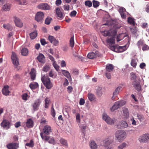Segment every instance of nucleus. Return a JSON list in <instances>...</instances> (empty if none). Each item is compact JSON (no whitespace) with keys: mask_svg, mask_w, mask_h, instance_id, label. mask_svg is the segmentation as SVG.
<instances>
[{"mask_svg":"<svg viewBox=\"0 0 149 149\" xmlns=\"http://www.w3.org/2000/svg\"><path fill=\"white\" fill-rule=\"evenodd\" d=\"M52 132L51 127L49 125H45L43 129V132H41L40 134L42 139L44 140L48 141L49 137L45 134L48 135Z\"/></svg>","mask_w":149,"mask_h":149,"instance_id":"nucleus-1","label":"nucleus"},{"mask_svg":"<svg viewBox=\"0 0 149 149\" xmlns=\"http://www.w3.org/2000/svg\"><path fill=\"white\" fill-rule=\"evenodd\" d=\"M115 136V140L118 142L121 143L125 139L126 133L123 130H119L116 132Z\"/></svg>","mask_w":149,"mask_h":149,"instance_id":"nucleus-2","label":"nucleus"},{"mask_svg":"<svg viewBox=\"0 0 149 149\" xmlns=\"http://www.w3.org/2000/svg\"><path fill=\"white\" fill-rule=\"evenodd\" d=\"M44 86L48 89H50L53 86V84L51 82L50 78L47 76H43L41 79Z\"/></svg>","mask_w":149,"mask_h":149,"instance_id":"nucleus-3","label":"nucleus"},{"mask_svg":"<svg viewBox=\"0 0 149 149\" xmlns=\"http://www.w3.org/2000/svg\"><path fill=\"white\" fill-rule=\"evenodd\" d=\"M126 44L123 46H118V45L110 46V49L115 52H122L126 50L127 49Z\"/></svg>","mask_w":149,"mask_h":149,"instance_id":"nucleus-4","label":"nucleus"},{"mask_svg":"<svg viewBox=\"0 0 149 149\" xmlns=\"http://www.w3.org/2000/svg\"><path fill=\"white\" fill-rule=\"evenodd\" d=\"M102 118L103 120L108 125H112L115 122V119L111 118L107 113H104L102 114Z\"/></svg>","mask_w":149,"mask_h":149,"instance_id":"nucleus-5","label":"nucleus"},{"mask_svg":"<svg viewBox=\"0 0 149 149\" xmlns=\"http://www.w3.org/2000/svg\"><path fill=\"white\" fill-rule=\"evenodd\" d=\"M123 38H124V40L123 41L125 44H128L129 43L130 41L129 36L126 34L125 33H121L119 34L117 38V41L119 42L122 40Z\"/></svg>","mask_w":149,"mask_h":149,"instance_id":"nucleus-6","label":"nucleus"},{"mask_svg":"<svg viewBox=\"0 0 149 149\" xmlns=\"http://www.w3.org/2000/svg\"><path fill=\"white\" fill-rule=\"evenodd\" d=\"M11 58L14 66L15 67H17L19 65V61L17 55L15 52H12Z\"/></svg>","mask_w":149,"mask_h":149,"instance_id":"nucleus-7","label":"nucleus"},{"mask_svg":"<svg viewBox=\"0 0 149 149\" xmlns=\"http://www.w3.org/2000/svg\"><path fill=\"white\" fill-rule=\"evenodd\" d=\"M113 141V138L111 135H109L103 141V146H110Z\"/></svg>","mask_w":149,"mask_h":149,"instance_id":"nucleus-8","label":"nucleus"},{"mask_svg":"<svg viewBox=\"0 0 149 149\" xmlns=\"http://www.w3.org/2000/svg\"><path fill=\"white\" fill-rule=\"evenodd\" d=\"M42 102V100L40 99H37L35 100L34 102L32 104V106L34 111L38 110L39 107Z\"/></svg>","mask_w":149,"mask_h":149,"instance_id":"nucleus-9","label":"nucleus"},{"mask_svg":"<svg viewBox=\"0 0 149 149\" xmlns=\"http://www.w3.org/2000/svg\"><path fill=\"white\" fill-rule=\"evenodd\" d=\"M38 8L40 9L45 10H49L50 9V6L47 3H41L38 6Z\"/></svg>","mask_w":149,"mask_h":149,"instance_id":"nucleus-10","label":"nucleus"},{"mask_svg":"<svg viewBox=\"0 0 149 149\" xmlns=\"http://www.w3.org/2000/svg\"><path fill=\"white\" fill-rule=\"evenodd\" d=\"M1 125L4 128L7 130L10 128V123L8 120L4 119L1 123Z\"/></svg>","mask_w":149,"mask_h":149,"instance_id":"nucleus-11","label":"nucleus"},{"mask_svg":"<svg viewBox=\"0 0 149 149\" xmlns=\"http://www.w3.org/2000/svg\"><path fill=\"white\" fill-rule=\"evenodd\" d=\"M119 12L120 14L121 17L123 19H125L128 13L126 11L125 8L123 7L120 8L119 9Z\"/></svg>","mask_w":149,"mask_h":149,"instance_id":"nucleus-12","label":"nucleus"},{"mask_svg":"<svg viewBox=\"0 0 149 149\" xmlns=\"http://www.w3.org/2000/svg\"><path fill=\"white\" fill-rule=\"evenodd\" d=\"M132 85L135 89L138 91H139L141 89V87L139 81L137 80L134 81L132 82Z\"/></svg>","mask_w":149,"mask_h":149,"instance_id":"nucleus-13","label":"nucleus"},{"mask_svg":"<svg viewBox=\"0 0 149 149\" xmlns=\"http://www.w3.org/2000/svg\"><path fill=\"white\" fill-rule=\"evenodd\" d=\"M149 139V134H145L140 136L139 140L141 142H145Z\"/></svg>","mask_w":149,"mask_h":149,"instance_id":"nucleus-14","label":"nucleus"},{"mask_svg":"<svg viewBox=\"0 0 149 149\" xmlns=\"http://www.w3.org/2000/svg\"><path fill=\"white\" fill-rule=\"evenodd\" d=\"M95 90L97 95L98 97L101 96L103 93L102 89L101 86H96L95 87Z\"/></svg>","mask_w":149,"mask_h":149,"instance_id":"nucleus-15","label":"nucleus"},{"mask_svg":"<svg viewBox=\"0 0 149 149\" xmlns=\"http://www.w3.org/2000/svg\"><path fill=\"white\" fill-rule=\"evenodd\" d=\"M44 17V13L42 12H38L36 15L35 19L38 22L41 21Z\"/></svg>","mask_w":149,"mask_h":149,"instance_id":"nucleus-16","label":"nucleus"},{"mask_svg":"<svg viewBox=\"0 0 149 149\" xmlns=\"http://www.w3.org/2000/svg\"><path fill=\"white\" fill-rule=\"evenodd\" d=\"M48 39L50 42L55 46H56L58 43V41L53 36H49Z\"/></svg>","mask_w":149,"mask_h":149,"instance_id":"nucleus-17","label":"nucleus"},{"mask_svg":"<svg viewBox=\"0 0 149 149\" xmlns=\"http://www.w3.org/2000/svg\"><path fill=\"white\" fill-rule=\"evenodd\" d=\"M8 88L9 86L8 85H6L4 86L2 90V93L4 95L6 96L9 95L10 91Z\"/></svg>","mask_w":149,"mask_h":149,"instance_id":"nucleus-18","label":"nucleus"},{"mask_svg":"<svg viewBox=\"0 0 149 149\" xmlns=\"http://www.w3.org/2000/svg\"><path fill=\"white\" fill-rule=\"evenodd\" d=\"M8 149H17L18 147V144L16 143H12L8 144L7 146Z\"/></svg>","mask_w":149,"mask_h":149,"instance_id":"nucleus-19","label":"nucleus"},{"mask_svg":"<svg viewBox=\"0 0 149 149\" xmlns=\"http://www.w3.org/2000/svg\"><path fill=\"white\" fill-rule=\"evenodd\" d=\"M14 21L17 26L19 27H21L22 26L23 24L19 18L15 17Z\"/></svg>","mask_w":149,"mask_h":149,"instance_id":"nucleus-20","label":"nucleus"},{"mask_svg":"<svg viewBox=\"0 0 149 149\" xmlns=\"http://www.w3.org/2000/svg\"><path fill=\"white\" fill-rule=\"evenodd\" d=\"M61 72L69 80H72L70 74L68 71L65 70H62Z\"/></svg>","mask_w":149,"mask_h":149,"instance_id":"nucleus-21","label":"nucleus"},{"mask_svg":"<svg viewBox=\"0 0 149 149\" xmlns=\"http://www.w3.org/2000/svg\"><path fill=\"white\" fill-rule=\"evenodd\" d=\"M89 146L91 149H97L98 148V145L95 142L92 140L89 143Z\"/></svg>","mask_w":149,"mask_h":149,"instance_id":"nucleus-22","label":"nucleus"},{"mask_svg":"<svg viewBox=\"0 0 149 149\" xmlns=\"http://www.w3.org/2000/svg\"><path fill=\"white\" fill-rule=\"evenodd\" d=\"M118 126L121 128H123L127 127L128 125L126 121L122 120L119 123Z\"/></svg>","mask_w":149,"mask_h":149,"instance_id":"nucleus-23","label":"nucleus"},{"mask_svg":"<svg viewBox=\"0 0 149 149\" xmlns=\"http://www.w3.org/2000/svg\"><path fill=\"white\" fill-rule=\"evenodd\" d=\"M37 58L39 62L42 63H44L45 58L44 55L42 54H39Z\"/></svg>","mask_w":149,"mask_h":149,"instance_id":"nucleus-24","label":"nucleus"},{"mask_svg":"<svg viewBox=\"0 0 149 149\" xmlns=\"http://www.w3.org/2000/svg\"><path fill=\"white\" fill-rule=\"evenodd\" d=\"M26 123V126L28 127H32L33 125V121L31 119H28Z\"/></svg>","mask_w":149,"mask_h":149,"instance_id":"nucleus-25","label":"nucleus"},{"mask_svg":"<svg viewBox=\"0 0 149 149\" xmlns=\"http://www.w3.org/2000/svg\"><path fill=\"white\" fill-rule=\"evenodd\" d=\"M36 71L34 68L31 69L30 74L31 80L33 81L35 79L36 77Z\"/></svg>","mask_w":149,"mask_h":149,"instance_id":"nucleus-26","label":"nucleus"},{"mask_svg":"<svg viewBox=\"0 0 149 149\" xmlns=\"http://www.w3.org/2000/svg\"><path fill=\"white\" fill-rule=\"evenodd\" d=\"M114 68L113 65L112 64H107L106 66V71L108 72H111L113 70Z\"/></svg>","mask_w":149,"mask_h":149,"instance_id":"nucleus-27","label":"nucleus"},{"mask_svg":"<svg viewBox=\"0 0 149 149\" xmlns=\"http://www.w3.org/2000/svg\"><path fill=\"white\" fill-rule=\"evenodd\" d=\"M29 86L31 89H33L37 88L38 87V84L37 82H33L30 84Z\"/></svg>","mask_w":149,"mask_h":149,"instance_id":"nucleus-28","label":"nucleus"},{"mask_svg":"<svg viewBox=\"0 0 149 149\" xmlns=\"http://www.w3.org/2000/svg\"><path fill=\"white\" fill-rule=\"evenodd\" d=\"M11 5L9 3L5 4L3 7V9L6 11H8L10 10L11 8Z\"/></svg>","mask_w":149,"mask_h":149,"instance_id":"nucleus-29","label":"nucleus"},{"mask_svg":"<svg viewBox=\"0 0 149 149\" xmlns=\"http://www.w3.org/2000/svg\"><path fill=\"white\" fill-rule=\"evenodd\" d=\"M56 11L58 17L60 18H62L63 17V14L61 12L59 8L58 7L56 8Z\"/></svg>","mask_w":149,"mask_h":149,"instance_id":"nucleus-30","label":"nucleus"},{"mask_svg":"<svg viewBox=\"0 0 149 149\" xmlns=\"http://www.w3.org/2000/svg\"><path fill=\"white\" fill-rule=\"evenodd\" d=\"M49 75L50 77L55 79L56 78L57 74L56 73L52 70H51L49 72Z\"/></svg>","mask_w":149,"mask_h":149,"instance_id":"nucleus-31","label":"nucleus"},{"mask_svg":"<svg viewBox=\"0 0 149 149\" xmlns=\"http://www.w3.org/2000/svg\"><path fill=\"white\" fill-rule=\"evenodd\" d=\"M123 115L126 117L129 116V111L128 109L126 108H123Z\"/></svg>","mask_w":149,"mask_h":149,"instance_id":"nucleus-32","label":"nucleus"},{"mask_svg":"<svg viewBox=\"0 0 149 149\" xmlns=\"http://www.w3.org/2000/svg\"><path fill=\"white\" fill-rule=\"evenodd\" d=\"M76 121L78 125H79L80 123V116L79 113H77L76 114Z\"/></svg>","mask_w":149,"mask_h":149,"instance_id":"nucleus-33","label":"nucleus"},{"mask_svg":"<svg viewBox=\"0 0 149 149\" xmlns=\"http://www.w3.org/2000/svg\"><path fill=\"white\" fill-rule=\"evenodd\" d=\"M21 54L22 55L26 56L28 53V50L26 48H23L21 50Z\"/></svg>","mask_w":149,"mask_h":149,"instance_id":"nucleus-34","label":"nucleus"},{"mask_svg":"<svg viewBox=\"0 0 149 149\" xmlns=\"http://www.w3.org/2000/svg\"><path fill=\"white\" fill-rule=\"evenodd\" d=\"M119 107L118 104H117L116 102H115L111 107L110 108V110L111 111H113L114 110L117 109Z\"/></svg>","mask_w":149,"mask_h":149,"instance_id":"nucleus-35","label":"nucleus"},{"mask_svg":"<svg viewBox=\"0 0 149 149\" xmlns=\"http://www.w3.org/2000/svg\"><path fill=\"white\" fill-rule=\"evenodd\" d=\"M115 40V38H114V37H111L110 38H108L107 39V41L108 42L111 44H110V46H109L110 47V46H113L112 45V44H113L114 43Z\"/></svg>","mask_w":149,"mask_h":149,"instance_id":"nucleus-36","label":"nucleus"},{"mask_svg":"<svg viewBox=\"0 0 149 149\" xmlns=\"http://www.w3.org/2000/svg\"><path fill=\"white\" fill-rule=\"evenodd\" d=\"M122 87L120 86H118L117 87L115 90L114 92H113V95L116 96L119 92L121 90Z\"/></svg>","mask_w":149,"mask_h":149,"instance_id":"nucleus-37","label":"nucleus"},{"mask_svg":"<svg viewBox=\"0 0 149 149\" xmlns=\"http://www.w3.org/2000/svg\"><path fill=\"white\" fill-rule=\"evenodd\" d=\"M37 35V32L36 31H35L30 34L31 38L32 39L35 38Z\"/></svg>","mask_w":149,"mask_h":149,"instance_id":"nucleus-38","label":"nucleus"},{"mask_svg":"<svg viewBox=\"0 0 149 149\" xmlns=\"http://www.w3.org/2000/svg\"><path fill=\"white\" fill-rule=\"evenodd\" d=\"M45 108L47 109L48 108L50 100L48 98H46L45 99Z\"/></svg>","mask_w":149,"mask_h":149,"instance_id":"nucleus-39","label":"nucleus"},{"mask_svg":"<svg viewBox=\"0 0 149 149\" xmlns=\"http://www.w3.org/2000/svg\"><path fill=\"white\" fill-rule=\"evenodd\" d=\"M60 143L63 145L66 146H68V145L66 140L65 139L61 138L59 140Z\"/></svg>","mask_w":149,"mask_h":149,"instance_id":"nucleus-40","label":"nucleus"},{"mask_svg":"<svg viewBox=\"0 0 149 149\" xmlns=\"http://www.w3.org/2000/svg\"><path fill=\"white\" fill-rule=\"evenodd\" d=\"M127 144L125 142H123L118 146V149H123L124 148H126Z\"/></svg>","mask_w":149,"mask_h":149,"instance_id":"nucleus-41","label":"nucleus"},{"mask_svg":"<svg viewBox=\"0 0 149 149\" xmlns=\"http://www.w3.org/2000/svg\"><path fill=\"white\" fill-rule=\"evenodd\" d=\"M34 145V142L33 140H31L29 143H26L25 144V146H29L31 148L33 147Z\"/></svg>","mask_w":149,"mask_h":149,"instance_id":"nucleus-42","label":"nucleus"},{"mask_svg":"<svg viewBox=\"0 0 149 149\" xmlns=\"http://www.w3.org/2000/svg\"><path fill=\"white\" fill-rule=\"evenodd\" d=\"M95 56V54L93 52H90L89 53L87 57L90 59H93Z\"/></svg>","mask_w":149,"mask_h":149,"instance_id":"nucleus-43","label":"nucleus"},{"mask_svg":"<svg viewBox=\"0 0 149 149\" xmlns=\"http://www.w3.org/2000/svg\"><path fill=\"white\" fill-rule=\"evenodd\" d=\"M116 102L119 107L124 105L126 103V102L124 100L119 101Z\"/></svg>","mask_w":149,"mask_h":149,"instance_id":"nucleus-44","label":"nucleus"},{"mask_svg":"<svg viewBox=\"0 0 149 149\" xmlns=\"http://www.w3.org/2000/svg\"><path fill=\"white\" fill-rule=\"evenodd\" d=\"M19 4L22 5H26L27 3V1L26 0H17Z\"/></svg>","mask_w":149,"mask_h":149,"instance_id":"nucleus-45","label":"nucleus"},{"mask_svg":"<svg viewBox=\"0 0 149 149\" xmlns=\"http://www.w3.org/2000/svg\"><path fill=\"white\" fill-rule=\"evenodd\" d=\"M70 46L72 48H73L74 45V38L73 36L71 37L70 40Z\"/></svg>","mask_w":149,"mask_h":149,"instance_id":"nucleus-46","label":"nucleus"},{"mask_svg":"<svg viewBox=\"0 0 149 149\" xmlns=\"http://www.w3.org/2000/svg\"><path fill=\"white\" fill-rule=\"evenodd\" d=\"M22 97L23 100L26 101L28 100L29 97V96L27 93H25L22 94Z\"/></svg>","mask_w":149,"mask_h":149,"instance_id":"nucleus-47","label":"nucleus"},{"mask_svg":"<svg viewBox=\"0 0 149 149\" xmlns=\"http://www.w3.org/2000/svg\"><path fill=\"white\" fill-rule=\"evenodd\" d=\"M131 79L132 80H136L138 78L137 76H136L134 72H131Z\"/></svg>","mask_w":149,"mask_h":149,"instance_id":"nucleus-48","label":"nucleus"},{"mask_svg":"<svg viewBox=\"0 0 149 149\" xmlns=\"http://www.w3.org/2000/svg\"><path fill=\"white\" fill-rule=\"evenodd\" d=\"M88 97L89 99L91 101L93 100L95 98L94 95L91 93H89L88 94Z\"/></svg>","mask_w":149,"mask_h":149,"instance_id":"nucleus-49","label":"nucleus"},{"mask_svg":"<svg viewBox=\"0 0 149 149\" xmlns=\"http://www.w3.org/2000/svg\"><path fill=\"white\" fill-rule=\"evenodd\" d=\"M93 6L95 8L98 7L100 5V3L99 2L95 0L93 1Z\"/></svg>","mask_w":149,"mask_h":149,"instance_id":"nucleus-50","label":"nucleus"},{"mask_svg":"<svg viewBox=\"0 0 149 149\" xmlns=\"http://www.w3.org/2000/svg\"><path fill=\"white\" fill-rule=\"evenodd\" d=\"M85 5L86 6L90 7L92 6V3L90 1L87 0L85 1Z\"/></svg>","mask_w":149,"mask_h":149,"instance_id":"nucleus-51","label":"nucleus"},{"mask_svg":"<svg viewBox=\"0 0 149 149\" xmlns=\"http://www.w3.org/2000/svg\"><path fill=\"white\" fill-rule=\"evenodd\" d=\"M78 125L80 129L82 131V132H84L86 129V126L85 125H82L81 123L80 124Z\"/></svg>","mask_w":149,"mask_h":149,"instance_id":"nucleus-52","label":"nucleus"},{"mask_svg":"<svg viewBox=\"0 0 149 149\" xmlns=\"http://www.w3.org/2000/svg\"><path fill=\"white\" fill-rule=\"evenodd\" d=\"M50 67L48 65H46L44 66L42 70L45 72H47L50 69Z\"/></svg>","mask_w":149,"mask_h":149,"instance_id":"nucleus-53","label":"nucleus"},{"mask_svg":"<svg viewBox=\"0 0 149 149\" xmlns=\"http://www.w3.org/2000/svg\"><path fill=\"white\" fill-rule=\"evenodd\" d=\"M127 21L128 23H130V24L133 25H134L135 22L133 19L130 17H128V18Z\"/></svg>","mask_w":149,"mask_h":149,"instance_id":"nucleus-54","label":"nucleus"},{"mask_svg":"<svg viewBox=\"0 0 149 149\" xmlns=\"http://www.w3.org/2000/svg\"><path fill=\"white\" fill-rule=\"evenodd\" d=\"M52 19L51 17H47L45 20V23L46 24L48 25L50 24Z\"/></svg>","mask_w":149,"mask_h":149,"instance_id":"nucleus-55","label":"nucleus"},{"mask_svg":"<svg viewBox=\"0 0 149 149\" xmlns=\"http://www.w3.org/2000/svg\"><path fill=\"white\" fill-rule=\"evenodd\" d=\"M131 64L132 66L135 67L137 64V62L136 60L134 59H132L131 61Z\"/></svg>","mask_w":149,"mask_h":149,"instance_id":"nucleus-56","label":"nucleus"},{"mask_svg":"<svg viewBox=\"0 0 149 149\" xmlns=\"http://www.w3.org/2000/svg\"><path fill=\"white\" fill-rule=\"evenodd\" d=\"M52 64L54 68L57 71H58L59 70V66L56 63V62H53Z\"/></svg>","mask_w":149,"mask_h":149,"instance_id":"nucleus-57","label":"nucleus"},{"mask_svg":"<svg viewBox=\"0 0 149 149\" xmlns=\"http://www.w3.org/2000/svg\"><path fill=\"white\" fill-rule=\"evenodd\" d=\"M137 116L138 118V119L140 121H142L143 120L144 117L143 115L140 114H138Z\"/></svg>","mask_w":149,"mask_h":149,"instance_id":"nucleus-58","label":"nucleus"},{"mask_svg":"<svg viewBox=\"0 0 149 149\" xmlns=\"http://www.w3.org/2000/svg\"><path fill=\"white\" fill-rule=\"evenodd\" d=\"M111 31V30H110L108 31H104V35L105 36H110L111 35V33L110 32Z\"/></svg>","mask_w":149,"mask_h":149,"instance_id":"nucleus-59","label":"nucleus"},{"mask_svg":"<svg viewBox=\"0 0 149 149\" xmlns=\"http://www.w3.org/2000/svg\"><path fill=\"white\" fill-rule=\"evenodd\" d=\"M51 114L52 116L53 117H55V110L53 106H52L51 108Z\"/></svg>","mask_w":149,"mask_h":149,"instance_id":"nucleus-60","label":"nucleus"},{"mask_svg":"<svg viewBox=\"0 0 149 149\" xmlns=\"http://www.w3.org/2000/svg\"><path fill=\"white\" fill-rule=\"evenodd\" d=\"M48 142L51 144H54L55 143V140L53 138H49V140H48Z\"/></svg>","mask_w":149,"mask_h":149,"instance_id":"nucleus-61","label":"nucleus"},{"mask_svg":"<svg viewBox=\"0 0 149 149\" xmlns=\"http://www.w3.org/2000/svg\"><path fill=\"white\" fill-rule=\"evenodd\" d=\"M132 122V124L133 125H136L138 123L135 121L134 118L132 117L131 119Z\"/></svg>","mask_w":149,"mask_h":149,"instance_id":"nucleus-62","label":"nucleus"},{"mask_svg":"<svg viewBox=\"0 0 149 149\" xmlns=\"http://www.w3.org/2000/svg\"><path fill=\"white\" fill-rule=\"evenodd\" d=\"M149 49V47L146 44H144L142 47V49L143 51H145L148 50Z\"/></svg>","mask_w":149,"mask_h":149,"instance_id":"nucleus-63","label":"nucleus"},{"mask_svg":"<svg viewBox=\"0 0 149 149\" xmlns=\"http://www.w3.org/2000/svg\"><path fill=\"white\" fill-rule=\"evenodd\" d=\"M72 74L74 75H76L78 74V70L76 69H73L72 70Z\"/></svg>","mask_w":149,"mask_h":149,"instance_id":"nucleus-64","label":"nucleus"}]
</instances>
